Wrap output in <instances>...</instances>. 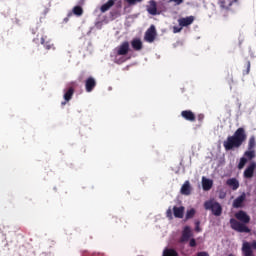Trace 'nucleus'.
Segmentation results:
<instances>
[{"label": "nucleus", "instance_id": "nucleus-1", "mask_svg": "<svg viewBox=\"0 0 256 256\" xmlns=\"http://www.w3.org/2000/svg\"><path fill=\"white\" fill-rule=\"evenodd\" d=\"M247 141V132L245 128H238L232 136H228L223 142L225 151H233V149H239L243 143Z\"/></svg>", "mask_w": 256, "mask_h": 256}, {"label": "nucleus", "instance_id": "nucleus-2", "mask_svg": "<svg viewBox=\"0 0 256 256\" xmlns=\"http://www.w3.org/2000/svg\"><path fill=\"white\" fill-rule=\"evenodd\" d=\"M235 218L230 219L231 229L238 233H251V229L247 227V224L251 222V216L247 212L240 210L235 214Z\"/></svg>", "mask_w": 256, "mask_h": 256}, {"label": "nucleus", "instance_id": "nucleus-3", "mask_svg": "<svg viewBox=\"0 0 256 256\" xmlns=\"http://www.w3.org/2000/svg\"><path fill=\"white\" fill-rule=\"evenodd\" d=\"M204 209L206 211H211L212 215L215 217H221L223 214V207L221 204L215 200H207L204 202Z\"/></svg>", "mask_w": 256, "mask_h": 256}, {"label": "nucleus", "instance_id": "nucleus-4", "mask_svg": "<svg viewBox=\"0 0 256 256\" xmlns=\"http://www.w3.org/2000/svg\"><path fill=\"white\" fill-rule=\"evenodd\" d=\"M39 40L41 45H43L44 49H46V51H51V49L55 51V44H53L51 39H48L47 35L38 34L37 37L33 39V42L37 44L39 43Z\"/></svg>", "mask_w": 256, "mask_h": 256}, {"label": "nucleus", "instance_id": "nucleus-5", "mask_svg": "<svg viewBox=\"0 0 256 256\" xmlns=\"http://www.w3.org/2000/svg\"><path fill=\"white\" fill-rule=\"evenodd\" d=\"M129 51H131L129 41L122 42L119 46H117L114 49V53L116 54V57H125V55L129 54Z\"/></svg>", "mask_w": 256, "mask_h": 256}, {"label": "nucleus", "instance_id": "nucleus-6", "mask_svg": "<svg viewBox=\"0 0 256 256\" xmlns=\"http://www.w3.org/2000/svg\"><path fill=\"white\" fill-rule=\"evenodd\" d=\"M146 11L149 15H161V11L157 9V2L155 0H150L146 6Z\"/></svg>", "mask_w": 256, "mask_h": 256}, {"label": "nucleus", "instance_id": "nucleus-7", "mask_svg": "<svg viewBox=\"0 0 256 256\" xmlns=\"http://www.w3.org/2000/svg\"><path fill=\"white\" fill-rule=\"evenodd\" d=\"M156 36H157V31L155 30V27L152 25L146 31L144 39L145 41H147V43H153V41H155Z\"/></svg>", "mask_w": 256, "mask_h": 256}, {"label": "nucleus", "instance_id": "nucleus-8", "mask_svg": "<svg viewBox=\"0 0 256 256\" xmlns=\"http://www.w3.org/2000/svg\"><path fill=\"white\" fill-rule=\"evenodd\" d=\"M95 87H97V81L95 80V78L93 77H88L85 81V89L87 93H91V91H93V89H95Z\"/></svg>", "mask_w": 256, "mask_h": 256}, {"label": "nucleus", "instance_id": "nucleus-9", "mask_svg": "<svg viewBox=\"0 0 256 256\" xmlns=\"http://www.w3.org/2000/svg\"><path fill=\"white\" fill-rule=\"evenodd\" d=\"M256 164L252 162L244 171L245 179H252L253 175H255Z\"/></svg>", "mask_w": 256, "mask_h": 256}, {"label": "nucleus", "instance_id": "nucleus-10", "mask_svg": "<svg viewBox=\"0 0 256 256\" xmlns=\"http://www.w3.org/2000/svg\"><path fill=\"white\" fill-rule=\"evenodd\" d=\"M181 117H183V119H185L186 121H190V123L195 122V120L197 119L195 113H193V111L191 110H183L181 112Z\"/></svg>", "mask_w": 256, "mask_h": 256}, {"label": "nucleus", "instance_id": "nucleus-11", "mask_svg": "<svg viewBox=\"0 0 256 256\" xmlns=\"http://www.w3.org/2000/svg\"><path fill=\"white\" fill-rule=\"evenodd\" d=\"M193 21H195V16H187L185 18L178 19L180 27H189V25H193Z\"/></svg>", "mask_w": 256, "mask_h": 256}, {"label": "nucleus", "instance_id": "nucleus-12", "mask_svg": "<svg viewBox=\"0 0 256 256\" xmlns=\"http://www.w3.org/2000/svg\"><path fill=\"white\" fill-rule=\"evenodd\" d=\"M247 195L245 193H242L239 197H237L234 201H233V207L235 209H239L241 207H243V203L245 202Z\"/></svg>", "mask_w": 256, "mask_h": 256}, {"label": "nucleus", "instance_id": "nucleus-13", "mask_svg": "<svg viewBox=\"0 0 256 256\" xmlns=\"http://www.w3.org/2000/svg\"><path fill=\"white\" fill-rule=\"evenodd\" d=\"M173 214L176 219H183V215L185 214V207L184 206H174L173 207Z\"/></svg>", "mask_w": 256, "mask_h": 256}, {"label": "nucleus", "instance_id": "nucleus-14", "mask_svg": "<svg viewBox=\"0 0 256 256\" xmlns=\"http://www.w3.org/2000/svg\"><path fill=\"white\" fill-rule=\"evenodd\" d=\"M243 256H255L253 254V249L251 248V244L249 242H244L242 246Z\"/></svg>", "mask_w": 256, "mask_h": 256}, {"label": "nucleus", "instance_id": "nucleus-15", "mask_svg": "<svg viewBox=\"0 0 256 256\" xmlns=\"http://www.w3.org/2000/svg\"><path fill=\"white\" fill-rule=\"evenodd\" d=\"M226 185H228L232 191H237V189H239V180H237V178H229L226 181Z\"/></svg>", "mask_w": 256, "mask_h": 256}, {"label": "nucleus", "instance_id": "nucleus-16", "mask_svg": "<svg viewBox=\"0 0 256 256\" xmlns=\"http://www.w3.org/2000/svg\"><path fill=\"white\" fill-rule=\"evenodd\" d=\"M75 94V89L73 87H70L65 93H64V99L65 101L61 103V105H67V102H69L70 99H73V95Z\"/></svg>", "mask_w": 256, "mask_h": 256}, {"label": "nucleus", "instance_id": "nucleus-17", "mask_svg": "<svg viewBox=\"0 0 256 256\" xmlns=\"http://www.w3.org/2000/svg\"><path fill=\"white\" fill-rule=\"evenodd\" d=\"M181 195H191V183L189 180L185 181L180 190Z\"/></svg>", "mask_w": 256, "mask_h": 256}, {"label": "nucleus", "instance_id": "nucleus-18", "mask_svg": "<svg viewBox=\"0 0 256 256\" xmlns=\"http://www.w3.org/2000/svg\"><path fill=\"white\" fill-rule=\"evenodd\" d=\"M191 239V228L189 226H186L183 230L182 237H181V243H185V241H188Z\"/></svg>", "mask_w": 256, "mask_h": 256}, {"label": "nucleus", "instance_id": "nucleus-19", "mask_svg": "<svg viewBox=\"0 0 256 256\" xmlns=\"http://www.w3.org/2000/svg\"><path fill=\"white\" fill-rule=\"evenodd\" d=\"M115 5V0H108L105 4L100 7L101 13H107L111 7Z\"/></svg>", "mask_w": 256, "mask_h": 256}, {"label": "nucleus", "instance_id": "nucleus-20", "mask_svg": "<svg viewBox=\"0 0 256 256\" xmlns=\"http://www.w3.org/2000/svg\"><path fill=\"white\" fill-rule=\"evenodd\" d=\"M131 45L134 51H141V49H143V42H141V39H133Z\"/></svg>", "mask_w": 256, "mask_h": 256}, {"label": "nucleus", "instance_id": "nucleus-21", "mask_svg": "<svg viewBox=\"0 0 256 256\" xmlns=\"http://www.w3.org/2000/svg\"><path fill=\"white\" fill-rule=\"evenodd\" d=\"M211 187H213V180L203 177L202 188L204 189V191H210Z\"/></svg>", "mask_w": 256, "mask_h": 256}, {"label": "nucleus", "instance_id": "nucleus-22", "mask_svg": "<svg viewBox=\"0 0 256 256\" xmlns=\"http://www.w3.org/2000/svg\"><path fill=\"white\" fill-rule=\"evenodd\" d=\"M162 256H179V253L173 248H166Z\"/></svg>", "mask_w": 256, "mask_h": 256}, {"label": "nucleus", "instance_id": "nucleus-23", "mask_svg": "<svg viewBox=\"0 0 256 256\" xmlns=\"http://www.w3.org/2000/svg\"><path fill=\"white\" fill-rule=\"evenodd\" d=\"M244 157L251 161V159H255V150H248L244 153Z\"/></svg>", "mask_w": 256, "mask_h": 256}, {"label": "nucleus", "instance_id": "nucleus-24", "mask_svg": "<svg viewBox=\"0 0 256 256\" xmlns=\"http://www.w3.org/2000/svg\"><path fill=\"white\" fill-rule=\"evenodd\" d=\"M74 15H77V17H81L83 15V8L81 6H75L73 8Z\"/></svg>", "mask_w": 256, "mask_h": 256}, {"label": "nucleus", "instance_id": "nucleus-25", "mask_svg": "<svg viewBox=\"0 0 256 256\" xmlns=\"http://www.w3.org/2000/svg\"><path fill=\"white\" fill-rule=\"evenodd\" d=\"M255 149V136H251L248 141V150L251 151Z\"/></svg>", "mask_w": 256, "mask_h": 256}, {"label": "nucleus", "instance_id": "nucleus-26", "mask_svg": "<svg viewBox=\"0 0 256 256\" xmlns=\"http://www.w3.org/2000/svg\"><path fill=\"white\" fill-rule=\"evenodd\" d=\"M195 213H196L195 208L187 210V212H186V220L193 219V217H195Z\"/></svg>", "mask_w": 256, "mask_h": 256}, {"label": "nucleus", "instance_id": "nucleus-27", "mask_svg": "<svg viewBox=\"0 0 256 256\" xmlns=\"http://www.w3.org/2000/svg\"><path fill=\"white\" fill-rule=\"evenodd\" d=\"M245 165H247V158L246 157L240 158V161L238 163V169H243Z\"/></svg>", "mask_w": 256, "mask_h": 256}, {"label": "nucleus", "instance_id": "nucleus-28", "mask_svg": "<svg viewBox=\"0 0 256 256\" xmlns=\"http://www.w3.org/2000/svg\"><path fill=\"white\" fill-rule=\"evenodd\" d=\"M128 5L133 6L137 5V3H142L143 0H124Z\"/></svg>", "mask_w": 256, "mask_h": 256}, {"label": "nucleus", "instance_id": "nucleus-29", "mask_svg": "<svg viewBox=\"0 0 256 256\" xmlns=\"http://www.w3.org/2000/svg\"><path fill=\"white\" fill-rule=\"evenodd\" d=\"M205 119V115L204 114H198L197 115V120L199 121V126L198 127H201V125L203 124V120Z\"/></svg>", "mask_w": 256, "mask_h": 256}, {"label": "nucleus", "instance_id": "nucleus-30", "mask_svg": "<svg viewBox=\"0 0 256 256\" xmlns=\"http://www.w3.org/2000/svg\"><path fill=\"white\" fill-rule=\"evenodd\" d=\"M166 217L168 219H173V210L171 208H169L167 211H166Z\"/></svg>", "mask_w": 256, "mask_h": 256}, {"label": "nucleus", "instance_id": "nucleus-31", "mask_svg": "<svg viewBox=\"0 0 256 256\" xmlns=\"http://www.w3.org/2000/svg\"><path fill=\"white\" fill-rule=\"evenodd\" d=\"M183 31V26H174L173 27V33H181Z\"/></svg>", "mask_w": 256, "mask_h": 256}, {"label": "nucleus", "instance_id": "nucleus-32", "mask_svg": "<svg viewBox=\"0 0 256 256\" xmlns=\"http://www.w3.org/2000/svg\"><path fill=\"white\" fill-rule=\"evenodd\" d=\"M116 9H121L123 7V1L121 0H115Z\"/></svg>", "mask_w": 256, "mask_h": 256}, {"label": "nucleus", "instance_id": "nucleus-33", "mask_svg": "<svg viewBox=\"0 0 256 256\" xmlns=\"http://www.w3.org/2000/svg\"><path fill=\"white\" fill-rule=\"evenodd\" d=\"M195 225H196L195 231H197V233L201 232V227H200L201 222L200 221H196Z\"/></svg>", "mask_w": 256, "mask_h": 256}, {"label": "nucleus", "instance_id": "nucleus-34", "mask_svg": "<svg viewBox=\"0 0 256 256\" xmlns=\"http://www.w3.org/2000/svg\"><path fill=\"white\" fill-rule=\"evenodd\" d=\"M190 247H197V241L195 238H192L189 242Z\"/></svg>", "mask_w": 256, "mask_h": 256}, {"label": "nucleus", "instance_id": "nucleus-35", "mask_svg": "<svg viewBox=\"0 0 256 256\" xmlns=\"http://www.w3.org/2000/svg\"><path fill=\"white\" fill-rule=\"evenodd\" d=\"M115 63H117V65H121L122 63H125V59L124 58L117 59V57H116L115 58Z\"/></svg>", "mask_w": 256, "mask_h": 256}, {"label": "nucleus", "instance_id": "nucleus-36", "mask_svg": "<svg viewBox=\"0 0 256 256\" xmlns=\"http://www.w3.org/2000/svg\"><path fill=\"white\" fill-rule=\"evenodd\" d=\"M249 71H251V62H247L246 75H249Z\"/></svg>", "mask_w": 256, "mask_h": 256}, {"label": "nucleus", "instance_id": "nucleus-37", "mask_svg": "<svg viewBox=\"0 0 256 256\" xmlns=\"http://www.w3.org/2000/svg\"><path fill=\"white\" fill-rule=\"evenodd\" d=\"M250 249H256V241H252L251 245H250Z\"/></svg>", "mask_w": 256, "mask_h": 256}, {"label": "nucleus", "instance_id": "nucleus-38", "mask_svg": "<svg viewBox=\"0 0 256 256\" xmlns=\"http://www.w3.org/2000/svg\"><path fill=\"white\" fill-rule=\"evenodd\" d=\"M173 1L174 3H176V5H181V3H183V0H170Z\"/></svg>", "mask_w": 256, "mask_h": 256}, {"label": "nucleus", "instance_id": "nucleus-39", "mask_svg": "<svg viewBox=\"0 0 256 256\" xmlns=\"http://www.w3.org/2000/svg\"><path fill=\"white\" fill-rule=\"evenodd\" d=\"M196 256H207V252H198Z\"/></svg>", "mask_w": 256, "mask_h": 256}, {"label": "nucleus", "instance_id": "nucleus-40", "mask_svg": "<svg viewBox=\"0 0 256 256\" xmlns=\"http://www.w3.org/2000/svg\"><path fill=\"white\" fill-rule=\"evenodd\" d=\"M228 256H234L233 254H229Z\"/></svg>", "mask_w": 256, "mask_h": 256}, {"label": "nucleus", "instance_id": "nucleus-41", "mask_svg": "<svg viewBox=\"0 0 256 256\" xmlns=\"http://www.w3.org/2000/svg\"><path fill=\"white\" fill-rule=\"evenodd\" d=\"M207 256H209V254L207 253Z\"/></svg>", "mask_w": 256, "mask_h": 256}]
</instances>
